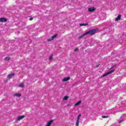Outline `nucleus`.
I'll list each match as a JSON object with an SVG mask.
<instances>
[{
	"mask_svg": "<svg viewBox=\"0 0 126 126\" xmlns=\"http://www.w3.org/2000/svg\"><path fill=\"white\" fill-rule=\"evenodd\" d=\"M86 35H87V34H86V32L79 36V39H81L82 38H83V37H84V36H86Z\"/></svg>",
	"mask_w": 126,
	"mask_h": 126,
	"instance_id": "ddd939ff",
	"label": "nucleus"
},
{
	"mask_svg": "<svg viewBox=\"0 0 126 126\" xmlns=\"http://www.w3.org/2000/svg\"><path fill=\"white\" fill-rule=\"evenodd\" d=\"M69 79H70V77H65L64 78L62 81H63V82H65V81H68V80H69Z\"/></svg>",
	"mask_w": 126,
	"mask_h": 126,
	"instance_id": "9d476101",
	"label": "nucleus"
},
{
	"mask_svg": "<svg viewBox=\"0 0 126 126\" xmlns=\"http://www.w3.org/2000/svg\"><path fill=\"white\" fill-rule=\"evenodd\" d=\"M14 96H16L17 97H20L21 96V94H14Z\"/></svg>",
	"mask_w": 126,
	"mask_h": 126,
	"instance_id": "f3484780",
	"label": "nucleus"
},
{
	"mask_svg": "<svg viewBox=\"0 0 126 126\" xmlns=\"http://www.w3.org/2000/svg\"><path fill=\"white\" fill-rule=\"evenodd\" d=\"M88 11H89V12H92L93 11H95V8L94 7L89 8Z\"/></svg>",
	"mask_w": 126,
	"mask_h": 126,
	"instance_id": "1a4fd4ad",
	"label": "nucleus"
},
{
	"mask_svg": "<svg viewBox=\"0 0 126 126\" xmlns=\"http://www.w3.org/2000/svg\"><path fill=\"white\" fill-rule=\"evenodd\" d=\"M54 121L53 120H51L48 123H47V125L46 126H51V125L53 124Z\"/></svg>",
	"mask_w": 126,
	"mask_h": 126,
	"instance_id": "9b49d317",
	"label": "nucleus"
},
{
	"mask_svg": "<svg viewBox=\"0 0 126 126\" xmlns=\"http://www.w3.org/2000/svg\"><path fill=\"white\" fill-rule=\"evenodd\" d=\"M80 117H81V114H79L78 116V117L77 118L76 123H75V126H79V121H80Z\"/></svg>",
	"mask_w": 126,
	"mask_h": 126,
	"instance_id": "f03ea898",
	"label": "nucleus"
},
{
	"mask_svg": "<svg viewBox=\"0 0 126 126\" xmlns=\"http://www.w3.org/2000/svg\"><path fill=\"white\" fill-rule=\"evenodd\" d=\"M68 98H69V96H68V95H66L63 98V101H66V100H67Z\"/></svg>",
	"mask_w": 126,
	"mask_h": 126,
	"instance_id": "f8f14e48",
	"label": "nucleus"
},
{
	"mask_svg": "<svg viewBox=\"0 0 126 126\" xmlns=\"http://www.w3.org/2000/svg\"><path fill=\"white\" fill-rule=\"evenodd\" d=\"M19 87H21V88H23V87H24V83H21L19 85Z\"/></svg>",
	"mask_w": 126,
	"mask_h": 126,
	"instance_id": "dca6fc26",
	"label": "nucleus"
},
{
	"mask_svg": "<svg viewBox=\"0 0 126 126\" xmlns=\"http://www.w3.org/2000/svg\"><path fill=\"white\" fill-rule=\"evenodd\" d=\"M10 60V57H6L5 58V61H9Z\"/></svg>",
	"mask_w": 126,
	"mask_h": 126,
	"instance_id": "6ab92c4d",
	"label": "nucleus"
},
{
	"mask_svg": "<svg viewBox=\"0 0 126 126\" xmlns=\"http://www.w3.org/2000/svg\"><path fill=\"white\" fill-rule=\"evenodd\" d=\"M81 101H79L78 102H77L76 104H75L74 106L76 107V106H78L81 104Z\"/></svg>",
	"mask_w": 126,
	"mask_h": 126,
	"instance_id": "4468645a",
	"label": "nucleus"
},
{
	"mask_svg": "<svg viewBox=\"0 0 126 126\" xmlns=\"http://www.w3.org/2000/svg\"><path fill=\"white\" fill-rule=\"evenodd\" d=\"M121 18H122V15L119 14L117 17L116 18L115 21H119V20H121Z\"/></svg>",
	"mask_w": 126,
	"mask_h": 126,
	"instance_id": "0eeeda50",
	"label": "nucleus"
},
{
	"mask_svg": "<svg viewBox=\"0 0 126 126\" xmlns=\"http://www.w3.org/2000/svg\"><path fill=\"white\" fill-rule=\"evenodd\" d=\"M122 122H123V120L120 121L119 122V124H121V123H122Z\"/></svg>",
	"mask_w": 126,
	"mask_h": 126,
	"instance_id": "4be33fe9",
	"label": "nucleus"
},
{
	"mask_svg": "<svg viewBox=\"0 0 126 126\" xmlns=\"http://www.w3.org/2000/svg\"><path fill=\"white\" fill-rule=\"evenodd\" d=\"M29 20H31V21L33 20V18H30Z\"/></svg>",
	"mask_w": 126,
	"mask_h": 126,
	"instance_id": "5701e85b",
	"label": "nucleus"
},
{
	"mask_svg": "<svg viewBox=\"0 0 126 126\" xmlns=\"http://www.w3.org/2000/svg\"><path fill=\"white\" fill-rule=\"evenodd\" d=\"M57 37H58V34H55L54 35L51 36V37H50L49 38H48L47 39V41L48 42H50L51 41H53V39H55V38H57Z\"/></svg>",
	"mask_w": 126,
	"mask_h": 126,
	"instance_id": "7ed1b4c3",
	"label": "nucleus"
},
{
	"mask_svg": "<svg viewBox=\"0 0 126 126\" xmlns=\"http://www.w3.org/2000/svg\"><path fill=\"white\" fill-rule=\"evenodd\" d=\"M102 117L103 119H106V118H108V116H102Z\"/></svg>",
	"mask_w": 126,
	"mask_h": 126,
	"instance_id": "aec40b11",
	"label": "nucleus"
},
{
	"mask_svg": "<svg viewBox=\"0 0 126 126\" xmlns=\"http://www.w3.org/2000/svg\"><path fill=\"white\" fill-rule=\"evenodd\" d=\"M78 51V48H75V49H74V51H75V52H76V51Z\"/></svg>",
	"mask_w": 126,
	"mask_h": 126,
	"instance_id": "412c9836",
	"label": "nucleus"
},
{
	"mask_svg": "<svg viewBox=\"0 0 126 126\" xmlns=\"http://www.w3.org/2000/svg\"><path fill=\"white\" fill-rule=\"evenodd\" d=\"M14 75H15L14 73H12L11 74H9L7 76V78H8L9 79H10V78H12V77H13V76H14Z\"/></svg>",
	"mask_w": 126,
	"mask_h": 126,
	"instance_id": "423d86ee",
	"label": "nucleus"
},
{
	"mask_svg": "<svg viewBox=\"0 0 126 126\" xmlns=\"http://www.w3.org/2000/svg\"><path fill=\"white\" fill-rule=\"evenodd\" d=\"M88 26V23L80 24V26Z\"/></svg>",
	"mask_w": 126,
	"mask_h": 126,
	"instance_id": "2eb2a0df",
	"label": "nucleus"
},
{
	"mask_svg": "<svg viewBox=\"0 0 126 126\" xmlns=\"http://www.w3.org/2000/svg\"><path fill=\"white\" fill-rule=\"evenodd\" d=\"M95 33H96V30H95L89 31L86 32V34H87V35H88V34H90V35H94V34H95Z\"/></svg>",
	"mask_w": 126,
	"mask_h": 126,
	"instance_id": "f257e3e1",
	"label": "nucleus"
},
{
	"mask_svg": "<svg viewBox=\"0 0 126 126\" xmlns=\"http://www.w3.org/2000/svg\"><path fill=\"white\" fill-rule=\"evenodd\" d=\"M114 71H115V70H113L112 71H109L107 73L103 74L102 76V77H105V76H107V75H109V74H111V73H113V72H114Z\"/></svg>",
	"mask_w": 126,
	"mask_h": 126,
	"instance_id": "20e7f679",
	"label": "nucleus"
},
{
	"mask_svg": "<svg viewBox=\"0 0 126 126\" xmlns=\"http://www.w3.org/2000/svg\"><path fill=\"white\" fill-rule=\"evenodd\" d=\"M24 118H25V116L24 115H22L20 116H19L18 117H17V119L16 120V121H21V120H23V119H24Z\"/></svg>",
	"mask_w": 126,
	"mask_h": 126,
	"instance_id": "39448f33",
	"label": "nucleus"
},
{
	"mask_svg": "<svg viewBox=\"0 0 126 126\" xmlns=\"http://www.w3.org/2000/svg\"><path fill=\"white\" fill-rule=\"evenodd\" d=\"M53 60V55H51L49 57V61H52Z\"/></svg>",
	"mask_w": 126,
	"mask_h": 126,
	"instance_id": "a211bd4d",
	"label": "nucleus"
},
{
	"mask_svg": "<svg viewBox=\"0 0 126 126\" xmlns=\"http://www.w3.org/2000/svg\"><path fill=\"white\" fill-rule=\"evenodd\" d=\"M6 21H7V19L5 18H0V22H6Z\"/></svg>",
	"mask_w": 126,
	"mask_h": 126,
	"instance_id": "6e6552de",
	"label": "nucleus"
}]
</instances>
